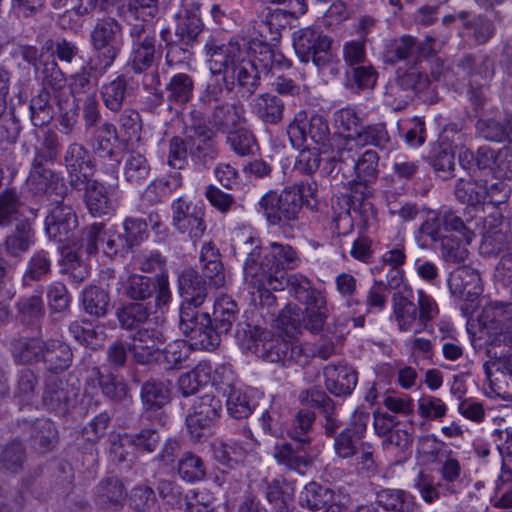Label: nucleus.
I'll list each match as a JSON object with an SVG mask.
<instances>
[{
	"instance_id": "6",
	"label": "nucleus",
	"mask_w": 512,
	"mask_h": 512,
	"mask_svg": "<svg viewBox=\"0 0 512 512\" xmlns=\"http://www.w3.org/2000/svg\"><path fill=\"white\" fill-rule=\"evenodd\" d=\"M304 306L302 312L296 307H287L281 310L278 323L283 329L299 330L304 328L312 333L322 331L329 314L326 295L316 298V300L308 302Z\"/></svg>"
},
{
	"instance_id": "14",
	"label": "nucleus",
	"mask_w": 512,
	"mask_h": 512,
	"mask_svg": "<svg viewBox=\"0 0 512 512\" xmlns=\"http://www.w3.org/2000/svg\"><path fill=\"white\" fill-rule=\"evenodd\" d=\"M132 50L129 65L136 73L149 69L155 61V36L148 24L136 23L130 28Z\"/></svg>"
},
{
	"instance_id": "22",
	"label": "nucleus",
	"mask_w": 512,
	"mask_h": 512,
	"mask_svg": "<svg viewBox=\"0 0 512 512\" xmlns=\"http://www.w3.org/2000/svg\"><path fill=\"white\" fill-rule=\"evenodd\" d=\"M77 392L57 376H50L45 381L42 394L44 407L58 414H66L73 405Z\"/></svg>"
},
{
	"instance_id": "7",
	"label": "nucleus",
	"mask_w": 512,
	"mask_h": 512,
	"mask_svg": "<svg viewBox=\"0 0 512 512\" xmlns=\"http://www.w3.org/2000/svg\"><path fill=\"white\" fill-rule=\"evenodd\" d=\"M287 134L292 146L301 154L309 147L308 138L316 144L325 145L328 140L329 127L326 119L319 114L298 112L292 123L288 126Z\"/></svg>"
},
{
	"instance_id": "11",
	"label": "nucleus",
	"mask_w": 512,
	"mask_h": 512,
	"mask_svg": "<svg viewBox=\"0 0 512 512\" xmlns=\"http://www.w3.org/2000/svg\"><path fill=\"white\" fill-rule=\"evenodd\" d=\"M391 308L390 319L400 332L417 334L423 331L416 304L413 302V289L409 284L403 283L393 293Z\"/></svg>"
},
{
	"instance_id": "5",
	"label": "nucleus",
	"mask_w": 512,
	"mask_h": 512,
	"mask_svg": "<svg viewBox=\"0 0 512 512\" xmlns=\"http://www.w3.org/2000/svg\"><path fill=\"white\" fill-rule=\"evenodd\" d=\"M459 165L463 170H468L472 180L459 178L455 187L456 198L459 202L469 206L482 204L488 194L486 188L488 176H499L495 175L494 168L487 162H459Z\"/></svg>"
},
{
	"instance_id": "3",
	"label": "nucleus",
	"mask_w": 512,
	"mask_h": 512,
	"mask_svg": "<svg viewBox=\"0 0 512 512\" xmlns=\"http://www.w3.org/2000/svg\"><path fill=\"white\" fill-rule=\"evenodd\" d=\"M332 40L316 27H305L293 33V47L302 62L312 58L324 78H333L340 71V60L331 51Z\"/></svg>"
},
{
	"instance_id": "41",
	"label": "nucleus",
	"mask_w": 512,
	"mask_h": 512,
	"mask_svg": "<svg viewBox=\"0 0 512 512\" xmlns=\"http://www.w3.org/2000/svg\"><path fill=\"white\" fill-rule=\"evenodd\" d=\"M97 380L102 393L113 401L120 402L126 396L128 388L123 379L113 374H101L98 368H93L87 383L90 385Z\"/></svg>"
},
{
	"instance_id": "47",
	"label": "nucleus",
	"mask_w": 512,
	"mask_h": 512,
	"mask_svg": "<svg viewBox=\"0 0 512 512\" xmlns=\"http://www.w3.org/2000/svg\"><path fill=\"white\" fill-rule=\"evenodd\" d=\"M237 313V304L230 296H219L214 302L213 309L216 329L225 334L228 333L237 318Z\"/></svg>"
},
{
	"instance_id": "55",
	"label": "nucleus",
	"mask_w": 512,
	"mask_h": 512,
	"mask_svg": "<svg viewBox=\"0 0 512 512\" xmlns=\"http://www.w3.org/2000/svg\"><path fill=\"white\" fill-rule=\"evenodd\" d=\"M116 316L121 328L132 330L147 322L149 312L142 303H130L118 309Z\"/></svg>"
},
{
	"instance_id": "12",
	"label": "nucleus",
	"mask_w": 512,
	"mask_h": 512,
	"mask_svg": "<svg viewBox=\"0 0 512 512\" xmlns=\"http://www.w3.org/2000/svg\"><path fill=\"white\" fill-rule=\"evenodd\" d=\"M483 370L492 391L503 400L512 401V350L490 355Z\"/></svg>"
},
{
	"instance_id": "52",
	"label": "nucleus",
	"mask_w": 512,
	"mask_h": 512,
	"mask_svg": "<svg viewBox=\"0 0 512 512\" xmlns=\"http://www.w3.org/2000/svg\"><path fill=\"white\" fill-rule=\"evenodd\" d=\"M447 235L444 231L440 215L432 214L419 226L416 238L419 246L425 248L435 243H441Z\"/></svg>"
},
{
	"instance_id": "53",
	"label": "nucleus",
	"mask_w": 512,
	"mask_h": 512,
	"mask_svg": "<svg viewBox=\"0 0 512 512\" xmlns=\"http://www.w3.org/2000/svg\"><path fill=\"white\" fill-rule=\"evenodd\" d=\"M17 317L27 325L38 323L44 316V304L40 295H30L20 298L17 303Z\"/></svg>"
},
{
	"instance_id": "25",
	"label": "nucleus",
	"mask_w": 512,
	"mask_h": 512,
	"mask_svg": "<svg viewBox=\"0 0 512 512\" xmlns=\"http://www.w3.org/2000/svg\"><path fill=\"white\" fill-rule=\"evenodd\" d=\"M222 410L221 401L212 394H204L194 400L186 417L188 428H204L215 421Z\"/></svg>"
},
{
	"instance_id": "62",
	"label": "nucleus",
	"mask_w": 512,
	"mask_h": 512,
	"mask_svg": "<svg viewBox=\"0 0 512 512\" xmlns=\"http://www.w3.org/2000/svg\"><path fill=\"white\" fill-rule=\"evenodd\" d=\"M454 234H448L440 243V252L443 260L447 263L460 264L465 261L468 256L466 242Z\"/></svg>"
},
{
	"instance_id": "26",
	"label": "nucleus",
	"mask_w": 512,
	"mask_h": 512,
	"mask_svg": "<svg viewBox=\"0 0 512 512\" xmlns=\"http://www.w3.org/2000/svg\"><path fill=\"white\" fill-rule=\"evenodd\" d=\"M178 288L183 298L181 305L200 307L207 298L205 280L193 268H185L178 276Z\"/></svg>"
},
{
	"instance_id": "15",
	"label": "nucleus",
	"mask_w": 512,
	"mask_h": 512,
	"mask_svg": "<svg viewBox=\"0 0 512 512\" xmlns=\"http://www.w3.org/2000/svg\"><path fill=\"white\" fill-rule=\"evenodd\" d=\"M336 134L332 138V150L336 149L339 156L344 158V152L348 154L357 146L356 137L361 129V119L351 107L337 110L333 116Z\"/></svg>"
},
{
	"instance_id": "45",
	"label": "nucleus",
	"mask_w": 512,
	"mask_h": 512,
	"mask_svg": "<svg viewBox=\"0 0 512 512\" xmlns=\"http://www.w3.org/2000/svg\"><path fill=\"white\" fill-rule=\"evenodd\" d=\"M52 258L48 251L38 250L29 258L23 274L24 285L41 281L51 273Z\"/></svg>"
},
{
	"instance_id": "35",
	"label": "nucleus",
	"mask_w": 512,
	"mask_h": 512,
	"mask_svg": "<svg viewBox=\"0 0 512 512\" xmlns=\"http://www.w3.org/2000/svg\"><path fill=\"white\" fill-rule=\"evenodd\" d=\"M200 262L203 274L211 281V285L218 288L224 285L225 276L220 262L218 248L212 242L203 244L200 251Z\"/></svg>"
},
{
	"instance_id": "57",
	"label": "nucleus",
	"mask_w": 512,
	"mask_h": 512,
	"mask_svg": "<svg viewBox=\"0 0 512 512\" xmlns=\"http://www.w3.org/2000/svg\"><path fill=\"white\" fill-rule=\"evenodd\" d=\"M31 438L35 448L46 451L57 440V431L53 422L46 418L37 419L31 427Z\"/></svg>"
},
{
	"instance_id": "8",
	"label": "nucleus",
	"mask_w": 512,
	"mask_h": 512,
	"mask_svg": "<svg viewBox=\"0 0 512 512\" xmlns=\"http://www.w3.org/2000/svg\"><path fill=\"white\" fill-rule=\"evenodd\" d=\"M259 209L270 225L293 223L301 210L299 197L288 187L280 193H266L259 201Z\"/></svg>"
},
{
	"instance_id": "59",
	"label": "nucleus",
	"mask_w": 512,
	"mask_h": 512,
	"mask_svg": "<svg viewBox=\"0 0 512 512\" xmlns=\"http://www.w3.org/2000/svg\"><path fill=\"white\" fill-rule=\"evenodd\" d=\"M227 141L239 157L253 155L257 150L253 134L242 126L228 131Z\"/></svg>"
},
{
	"instance_id": "28",
	"label": "nucleus",
	"mask_w": 512,
	"mask_h": 512,
	"mask_svg": "<svg viewBox=\"0 0 512 512\" xmlns=\"http://www.w3.org/2000/svg\"><path fill=\"white\" fill-rule=\"evenodd\" d=\"M126 489L123 482L115 477H107L95 489V502L102 509L118 510L123 507Z\"/></svg>"
},
{
	"instance_id": "46",
	"label": "nucleus",
	"mask_w": 512,
	"mask_h": 512,
	"mask_svg": "<svg viewBox=\"0 0 512 512\" xmlns=\"http://www.w3.org/2000/svg\"><path fill=\"white\" fill-rule=\"evenodd\" d=\"M156 284L154 278L131 274L122 281L121 286L123 293L128 298L135 301H144L154 295Z\"/></svg>"
},
{
	"instance_id": "31",
	"label": "nucleus",
	"mask_w": 512,
	"mask_h": 512,
	"mask_svg": "<svg viewBox=\"0 0 512 512\" xmlns=\"http://www.w3.org/2000/svg\"><path fill=\"white\" fill-rule=\"evenodd\" d=\"M251 112L267 124L279 123L284 114V103L275 95L264 93L256 96L250 103Z\"/></svg>"
},
{
	"instance_id": "4",
	"label": "nucleus",
	"mask_w": 512,
	"mask_h": 512,
	"mask_svg": "<svg viewBox=\"0 0 512 512\" xmlns=\"http://www.w3.org/2000/svg\"><path fill=\"white\" fill-rule=\"evenodd\" d=\"M332 40L316 27H305L293 33V47L302 62L312 58L324 78H333L340 71V60L331 51Z\"/></svg>"
},
{
	"instance_id": "20",
	"label": "nucleus",
	"mask_w": 512,
	"mask_h": 512,
	"mask_svg": "<svg viewBox=\"0 0 512 512\" xmlns=\"http://www.w3.org/2000/svg\"><path fill=\"white\" fill-rule=\"evenodd\" d=\"M447 284L451 295L465 302H475L483 291L480 274L467 266L452 272L448 277Z\"/></svg>"
},
{
	"instance_id": "54",
	"label": "nucleus",
	"mask_w": 512,
	"mask_h": 512,
	"mask_svg": "<svg viewBox=\"0 0 512 512\" xmlns=\"http://www.w3.org/2000/svg\"><path fill=\"white\" fill-rule=\"evenodd\" d=\"M353 458L355 460V470L359 475L370 478L378 472L374 444L361 441L357 448V454Z\"/></svg>"
},
{
	"instance_id": "50",
	"label": "nucleus",
	"mask_w": 512,
	"mask_h": 512,
	"mask_svg": "<svg viewBox=\"0 0 512 512\" xmlns=\"http://www.w3.org/2000/svg\"><path fill=\"white\" fill-rule=\"evenodd\" d=\"M177 471L183 481L195 483L205 478L206 465L198 455L185 452L178 461Z\"/></svg>"
},
{
	"instance_id": "61",
	"label": "nucleus",
	"mask_w": 512,
	"mask_h": 512,
	"mask_svg": "<svg viewBox=\"0 0 512 512\" xmlns=\"http://www.w3.org/2000/svg\"><path fill=\"white\" fill-rule=\"evenodd\" d=\"M124 441L131 443L138 452L153 453L160 442V435L155 427H149L136 433H124Z\"/></svg>"
},
{
	"instance_id": "23",
	"label": "nucleus",
	"mask_w": 512,
	"mask_h": 512,
	"mask_svg": "<svg viewBox=\"0 0 512 512\" xmlns=\"http://www.w3.org/2000/svg\"><path fill=\"white\" fill-rule=\"evenodd\" d=\"M355 140H357V146L354 148L355 154L349 153L347 158L353 159L358 155V160H379L387 156L379 154L376 149L378 147L382 151L385 143L388 142L384 125L377 124L368 126L364 130L360 129Z\"/></svg>"
},
{
	"instance_id": "1",
	"label": "nucleus",
	"mask_w": 512,
	"mask_h": 512,
	"mask_svg": "<svg viewBox=\"0 0 512 512\" xmlns=\"http://www.w3.org/2000/svg\"><path fill=\"white\" fill-rule=\"evenodd\" d=\"M204 52L212 74H223L225 80L231 77L249 95L257 89L260 74L269 72L275 76L272 86L277 93L289 96L300 93V85L293 79L298 73L291 70V61L266 39L252 38L240 44L235 38L223 42L210 36Z\"/></svg>"
},
{
	"instance_id": "42",
	"label": "nucleus",
	"mask_w": 512,
	"mask_h": 512,
	"mask_svg": "<svg viewBox=\"0 0 512 512\" xmlns=\"http://www.w3.org/2000/svg\"><path fill=\"white\" fill-rule=\"evenodd\" d=\"M85 191L86 205L93 216L107 215L114 210L108 191L101 183L92 182L87 185Z\"/></svg>"
},
{
	"instance_id": "43",
	"label": "nucleus",
	"mask_w": 512,
	"mask_h": 512,
	"mask_svg": "<svg viewBox=\"0 0 512 512\" xmlns=\"http://www.w3.org/2000/svg\"><path fill=\"white\" fill-rule=\"evenodd\" d=\"M226 406L229 415L235 419H244L252 414L256 408V401L248 389L241 387L226 394Z\"/></svg>"
},
{
	"instance_id": "24",
	"label": "nucleus",
	"mask_w": 512,
	"mask_h": 512,
	"mask_svg": "<svg viewBox=\"0 0 512 512\" xmlns=\"http://www.w3.org/2000/svg\"><path fill=\"white\" fill-rule=\"evenodd\" d=\"M325 386L335 396L350 395L358 382L356 370L346 363H330L324 368Z\"/></svg>"
},
{
	"instance_id": "32",
	"label": "nucleus",
	"mask_w": 512,
	"mask_h": 512,
	"mask_svg": "<svg viewBox=\"0 0 512 512\" xmlns=\"http://www.w3.org/2000/svg\"><path fill=\"white\" fill-rule=\"evenodd\" d=\"M72 357V351L65 342L58 339L45 342L42 361L49 371L58 373L66 370L71 365Z\"/></svg>"
},
{
	"instance_id": "21",
	"label": "nucleus",
	"mask_w": 512,
	"mask_h": 512,
	"mask_svg": "<svg viewBox=\"0 0 512 512\" xmlns=\"http://www.w3.org/2000/svg\"><path fill=\"white\" fill-rule=\"evenodd\" d=\"M176 35L186 44L193 42L203 29L199 0H179L175 14Z\"/></svg>"
},
{
	"instance_id": "9",
	"label": "nucleus",
	"mask_w": 512,
	"mask_h": 512,
	"mask_svg": "<svg viewBox=\"0 0 512 512\" xmlns=\"http://www.w3.org/2000/svg\"><path fill=\"white\" fill-rule=\"evenodd\" d=\"M26 185L33 195L40 196L51 204L62 203L67 191L62 179L44 162L33 163Z\"/></svg>"
},
{
	"instance_id": "58",
	"label": "nucleus",
	"mask_w": 512,
	"mask_h": 512,
	"mask_svg": "<svg viewBox=\"0 0 512 512\" xmlns=\"http://www.w3.org/2000/svg\"><path fill=\"white\" fill-rule=\"evenodd\" d=\"M288 349V341L282 338L260 340L255 345V353L263 360L284 365L285 355Z\"/></svg>"
},
{
	"instance_id": "2",
	"label": "nucleus",
	"mask_w": 512,
	"mask_h": 512,
	"mask_svg": "<svg viewBox=\"0 0 512 512\" xmlns=\"http://www.w3.org/2000/svg\"><path fill=\"white\" fill-rule=\"evenodd\" d=\"M300 263L298 252L289 244L271 241L256 245L244 262V281L257 285L268 281L275 290H282L285 271L295 269Z\"/></svg>"
},
{
	"instance_id": "13",
	"label": "nucleus",
	"mask_w": 512,
	"mask_h": 512,
	"mask_svg": "<svg viewBox=\"0 0 512 512\" xmlns=\"http://www.w3.org/2000/svg\"><path fill=\"white\" fill-rule=\"evenodd\" d=\"M172 226L181 234H186L196 242L202 238L206 231L204 211L179 197L171 203Z\"/></svg>"
},
{
	"instance_id": "29",
	"label": "nucleus",
	"mask_w": 512,
	"mask_h": 512,
	"mask_svg": "<svg viewBox=\"0 0 512 512\" xmlns=\"http://www.w3.org/2000/svg\"><path fill=\"white\" fill-rule=\"evenodd\" d=\"M35 243L34 231L27 218H16L15 230L5 238L3 243L7 255L19 257L26 253Z\"/></svg>"
},
{
	"instance_id": "49",
	"label": "nucleus",
	"mask_w": 512,
	"mask_h": 512,
	"mask_svg": "<svg viewBox=\"0 0 512 512\" xmlns=\"http://www.w3.org/2000/svg\"><path fill=\"white\" fill-rule=\"evenodd\" d=\"M91 44H123L121 25L112 18L98 21L90 34Z\"/></svg>"
},
{
	"instance_id": "19",
	"label": "nucleus",
	"mask_w": 512,
	"mask_h": 512,
	"mask_svg": "<svg viewBox=\"0 0 512 512\" xmlns=\"http://www.w3.org/2000/svg\"><path fill=\"white\" fill-rule=\"evenodd\" d=\"M512 244V232L501 218L493 216L485 218L483 222L482 241L479 247L484 256H496L507 250Z\"/></svg>"
},
{
	"instance_id": "63",
	"label": "nucleus",
	"mask_w": 512,
	"mask_h": 512,
	"mask_svg": "<svg viewBox=\"0 0 512 512\" xmlns=\"http://www.w3.org/2000/svg\"><path fill=\"white\" fill-rule=\"evenodd\" d=\"M447 411L446 403L439 397L423 394L417 400V413L425 420H441Z\"/></svg>"
},
{
	"instance_id": "64",
	"label": "nucleus",
	"mask_w": 512,
	"mask_h": 512,
	"mask_svg": "<svg viewBox=\"0 0 512 512\" xmlns=\"http://www.w3.org/2000/svg\"><path fill=\"white\" fill-rule=\"evenodd\" d=\"M216 497L208 490H191L185 496V512H214Z\"/></svg>"
},
{
	"instance_id": "56",
	"label": "nucleus",
	"mask_w": 512,
	"mask_h": 512,
	"mask_svg": "<svg viewBox=\"0 0 512 512\" xmlns=\"http://www.w3.org/2000/svg\"><path fill=\"white\" fill-rule=\"evenodd\" d=\"M127 93V82L119 75L111 82L102 86L101 94L105 106L114 112L121 109Z\"/></svg>"
},
{
	"instance_id": "36",
	"label": "nucleus",
	"mask_w": 512,
	"mask_h": 512,
	"mask_svg": "<svg viewBox=\"0 0 512 512\" xmlns=\"http://www.w3.org/2000/svg\"><path fill=\"white\" fill-rule=\"evenodd\" d=\"M286 284L289 294L303 305L326 295L325 290L314 287L312 281L300 273L291 274Z\"/></svg>"
},
{
	"instance_id": "34",
	"label": "nucleus",
	"mask_w": 512,
	"mask_h": 512,
	"mask_svg": "<svg viewBox=\"0 0 512 512\" xmlns=\"http://www.w3.org/2000/svg\"><path fill=\"white\" fill-rule=\"evenodd\" d=\"M80 302L84 312L96 318L106 316L110 308L109 293L95 285H90L83 289Z\"/></svg>"
},
{
	"instance_id": "39",
	"label": "nucleus",
	"mask_w": 512,
	"mask_h": 512,
	"mask_svg": "<svg viewBox=\"0 0 512 512\" xmlns=\"http://www.w3.org/2000/svg\"><path fill=\"white\" fill-rule=\"evenodd\" d=\"M342 164L348 166L351 164V168H353L355 172V178L353 181L356 182L359 188H363V191L360 192L361 197H358V187H356L353 195L351 196L352 207L356 210V202L365 201L368 195L367 185L372 183L377 177V162H341Z\"/></svg>"
},
{
	"instance_id": "18",
	"label": "nucleus",
	"mask_w": 512,
	"mask_h": 512,
	"mask_svg": "<svg viewBox=\"0 0 512 512\" xmlns=\"http://www.w3.org/2000/svg\"><path fill=\"white\" fill-rule=\"evenodd\" d=\"M146 325L138 329L129 345L130 352L139 364L149 363L166 341L161 327L152 326L150 322Z\"/></svg>"
},
{
	"instance_id": "16",
	"label": "nucleus",
	"mask_w": 512,
	"mask_h": 512,
	"mask_svg": "<svg viewBox=\"0 0 512 512\" xmlns=\"http://www.w3.org/2000/svg\"><path fill=\"white\" fill-rule=\"evenodd\" d=\"M311 444L312 438L276 443L273 447V458L286 470L304 474V470L311 466L313 461L310 454Z\"/></svg>"
},
{
	"instance_id": "37",
	"label": "nucleus",
	"mask_w": 512,
	"mask_h": 512,
	"mask_svg": "<svg viewBox=\"0 0 512 512\" xmlns=\"http://www.w3.org/2000/svg\"><path fill=\"white\" fill-rule=\"evenodd\" d=\"M330 497V487L311 481L301 490L299 504L310 511L325 510L329 507Z\"/></svg>"
},
{
	"instance_id": "27",
	"label": "nucleus",
	"mask_w": 512,
	"mask_h": 512,
	"mask_svg": "<svg viewBox=\"0 0 512 512\" xmlns=\"http://www.w3.org/2000/svg\"><path fill=\"white\" fill-rule=\"evenodd\" d=\"M77 216L68 205L56 204L45 219L46 232L49 237L63 241L77 226Z\"/></svg>"
},
{
	"instance_id": "48",
	"label": "nucleus",
	"mask_w": 512,
	"mask_h": 512,
	"mask_svg": "<svg viewBox=\"0 0 512 512\" xmlns=\"http://www.w3.org/2000/svg\"><path fill=\"white\" fill-rule=\"evenodd\" d=\"M413 487L419 492L423 501L428 504L436 502L441 497L451 496L441 481L435 482L430 474L422 471L414 478Z\"/></svg>"
},
{
	"instance_id": "40",
	"label": "nucleus",
	"mask_w": 512,
	"mask_h": 512,
	"mask_svg": "<svg viewBox=\"0 0 512 512\" xmlns=\"http://www.w3.org/2000/svg\"><path fill=\"white\" fill-rule=\"evenodd\" d=\"M45 342L39 338H20L12 344V355L19 364L42 361Z\"/></svg>"
},
{
	"instance_id": "44",
	"label": "nucleus",
	"mask_w": 512,
	"mask_h": 512,
	"mask_svg": "<svg viewBox=\"0 0 512 512\" xmlns=\"http://www.w3.org/2000/svg\"><path fill=\"white\" fill-rule=\"evenodd\" d=\"M198 307L181 305L179 312V329L188 340L194 336L205 325L211 324V318L208 313L199 312Z\"/></svg>"
},
{
	"instance_id": "17",
	"label": "nucleus",
	"mask_w": 512,
	"mask_h": 512,
	"mask_svg": "<svg viewBox=\"0 0 512 512\" xmlns=\"http://www.w3.org/2000/svg\"><path fill=\"white\" fill-rule=\"evenodd\" d=\"M187 138L190 141V155L195 158L210 157L215 143V129L209 125L199 111L190 113V120L186 126Z\"/></svg>"
},
{
	"instance_id": "10",
	"label": "nucleus",
	"mask_w": 512,
	"mask_h": 512,
	"mask_svg": "<svg viewBox=\"0 0 512 512\" xmlns=\"http://www.w3.org/2000/svg\"><path fill=\"white\" fill-rule=\"evenodd\" d=\"M101 238V250L109 257L124 253L130 249L122 234L112 228L106 229L102 223H93L83 231L79 249L91 255L98 251V239Z\"/></svg>"
},
{
	"instance_id": "38",
	"label": "nucleus",
	"mask_w": 512,
	"mask_h": 512,
	"mask_svg": "<svg viewBox=\"0 0 512 512\" xmlns=\"http://www.w3.org/2000/svg\"><path fill=\"white\" fill-rule=\"evenodd\" d=\"M141 398L147 409L146 417L151 420L154 417L152 413L169 402V389L162 382L147 381L142 385Z\"/></svg>"
},
{
	"instance_id": "51",
	"label": "nucleus",
	"mask_w": 512,
	"mask_h": 512,
	"mask_svg": "<svg viewBox=\"0 0 512 512\" xmlns=\"http://www.w3.org/2000/svg\"><path fill=\"white\" fill-rule=\"evenodd\" d=\"M93 55L90 58V64L94 72L99 75L105 74L113 65L119 55L123 44H91Z\"/></svg>"
},
{
	"instance_id": "33",
	"label": "nucleus",
	"mask_w": 512,
	"mask_h": 512,
	"mask_svg": "<svg viewBox=\"0 0 512 512\" xmlns=\"http://www.w3.org/2000/svg\"><path fill=\"white\" fill-rule=\"evenodd\" d=\"M246 442L244 446H237L236 443L219 442L213 445V455L215 459L223 464L232 461L237 462L245 454L254 451L258 446V441L253 437L250 429L243 430Z\"/></svg>"
},
{
	"instance_id": "30",
	"label": "nucleus",
	"mask_w": 512,
	"mask_h": 512,
	"mask_svg": "<svg viewBox=\"0 0 512 512\" xmlns=\"http://www.w3.org/2000/svg\"><path fill=\"white\" fill-rule=\"evenodd\" d=\"M376 503L389 512H418L414 496L402 489L385 488L378 491Z\"/></svg>"
},
{
	"instance_id": "60",
	"label": "nucleus",
	"mask_w": 512,
	"mask_h": 512,
	"mask_svg": "<svg viewBox=\"0 0 512 512\" xmlns=\"http://www.w3.org/2000/svg\"><path fill=\"white\" fill-rule=\"evenodd\" d=\"M168 100L170 102L184 104L188 102L193 93V80L185 73L175 74L167 85Z\"/></svg>"
}]
</instances>
